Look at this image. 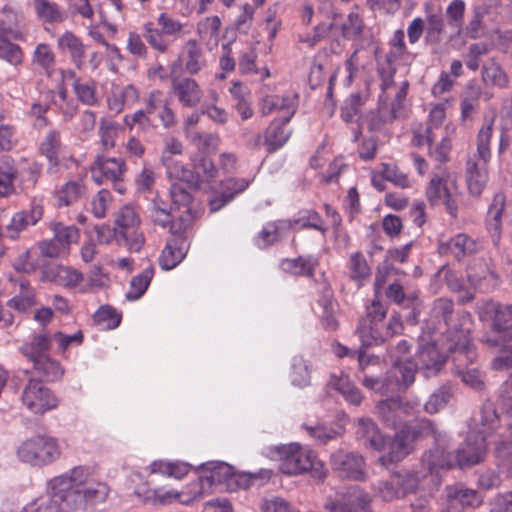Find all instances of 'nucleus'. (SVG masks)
Wrapping results in <instances>:
<instances>
[{"label":"nucleus","mask_w":512,"mask_h":512,"mask_svg":"<svg viewBox=\"0 0 512 512\" xmlns=\"http://www.w3.org/2000/svg\"><path fill=\"white\" fill-rule=\"evenodd\" d=\"M326 18L330 22L318 23L312 32L300 35L299 41L309 47H314L330 34L345 40H357L362 36L365 25L359 5H354L346 17H343L339 10L332 6L327 12Z\"/></svg>","instance_id":"1"},{"label":"nucleus","mask_w":512,"mask_h":512,"mask_svg":"<svg viewBox=\"0 0 512 512\" xmlns=\"http://www.w3.org/2000/svg\"><path fill=\"white\" fill-rule=\"evenodd\" d=\"M386 315L387 307L378 298L373 299L366 306V313L360 318L356 330L364 346L382 344L403 332L404 326L400 314H392L388 323L384 324Z\"/></svg>","instance_id":"2"},{"label":"nucleus","mask_w":512,"mask_h":512,"mask_svg":"<svg viewBox=\"0 0 512 512\" xmlns=\"http://www.w3.org/2000/svg\"><path fill=\"white\" fill-rule=\"evenodd\" d=\"M432 316L443 320L447 326L446 338L451 342L447 346L448 350L460 349L474 355L471 339L473 320L470 312L462 310L455 313L452 300L439 298L433 303Z\"/></svg>","instance_id":"3"},{"label":"nucleus","mask_w":512,"mask_h":512,"mask_svg":"<svg viewBox=\"0 0 512 512\" xmlns=\"http://www.w3.org/2000/svg\"><path fill=\"white\" fill-rule=\"evenodd\" d=\"M267 455L279 462V470L286 475H299L311 471L323 479L326 472L316 453L298 443L281 444L270 447Z\"/></svg>","instance_id":"4"},{"label":"nucleus","mask_w":512,"mask_h":512,"mask_svg":"<svg viewBox=\"0 0 512 512\" xmlns=\"http://www.w3.org/2000/svg\"><path fill=\"white\" fill-rule=\"evenodd\" d=\"M209 475L201 476L197 481L188 485L189 492L185 491H152L153 495L146 501L152 504H168L178 501L182 504H190L201 498L205 486H212L226 482L233 475V468L227 463L217 462L209 464Z\"/></svg>","instance_id":"5"},{"label":"nucleus","mask_w":512,"mask_h":512,"mask_svg":"<svg viewBox=\"0 0 512 512\" xmlns=\"http://www.w3.org/2000/svg\"><path fill=\"white\" fill-rule=\"evenodd\" d=\"M481 320L490 321V332L481 337V342L489 348L503 349L512 342V304H502L489 300L479 306Z\"/></svg>","instance_id":"6"},{"label":"nucleus","mask_w":512,"mask_h":512,"mask_svg":"<svg viewBox=\"0 0 512 512\" xmlns=\"http://www.w3.org/2000/svg\"><path fill=\"white\" fill-rule=\"evenodd\" d=\"M187 23L168 12H161L156 21H147L142 26L143 38L158 54H167L173 42L188 33Z\"/></svg>","instance_id":"7"},{"label":"nucleus","mask_w":512,"mask_h":512,"mask_svg":"<svg viewBox=\"0 0 512 512\" xmlns=\"http://www.w3.org/2000/svg\"><path fill=\"white\" fill-rule=\"evenodd\" d=\"M61 455V448L55 437L46 434L33 435L20 443L18 459L34 467H43L55 462Z\"/></svg>","instance_id":"8"},{"label":"nucleus","mask_w":512,"mask_h":512,"mask_svg":"<svg viewBox=\"0 0 512 512\" xmlns=\"http://www.w3.org/2000/svg\"><path fill=\"white\" fill-rule=\"evenodd\" d=\"M88 477L89 469L84 466L74 467L69 473L55 476L48 482L50 496L45 499H57L62 506L73 512L76 509V498L80 495V487L87 482Z\"/></svg>","instance_id":"9"},{"label":"nucleus","mask_w":512,"mask_h":512,"mask_svg":"<svg viewBox=\"0 0 512 512\" xmlns=\"http://www.w3.org/2000/svg\"><path fill=\"white\" fill-rule=\"evenodd\" d=\"M417 365L411 360L397 358L385 379L365 375L363 386L382 394L405 390L415 380Z\"/></svg>","instance_id":"10"},{"label":"nucleus","mask_w":512,"mask_h":512,"mask_svg":"<svg viewBox=\"0 0 512 512\" xmlns=\"http://www.w3.org/2000/svg\"><path fill=\"white\" fill-rule=\"evenodd\" d=\"M20 401L22 406L35 416H43L56 410L60 404V399L55 391L37 378L27 380L23 386Z\"/></svg>","instance_id":"11"},{"label":"nucleus","mask_w":512,"mask_h":512,"mask_svg":"<svg viewBox=\"0 0 512 512\" xmlns=\"http://www.w3.org/2000/svg\"><path fill=\"white\" fill-rule=\"evenodd\" d=\"M455 187L456 180L452 173L446 167H439L432 175L425 192L431 205L443 204L453 218L457 217L458 212V206L452 199V190Z\"/></svg>","instance_id":"12"},{"label":"nucleus","mask_w":512,"mask_h":512,"mask_svg":"<svg viewBox=\"0 0 512 512\" xmlns=\"http://www.w3.org/2000/svg\"><path fill=\"white\" fill-rule=\"evenodd\" d=\"M140 217L132 206H123L115 217V234L124 240L130 252H138L145 238L140 231Z\"/></svg>","instance_id":"13"},{"label":"nucleus","mask_w":512,"mask_h":512,"mask_svg":"<svg viewBox=\"0 0 512 512\" xmlns=\"http://www.w3.org/2000/svg\"><path fill=\"white\" fill-rule=\"evenodd\" d=\"M449 340L446 338L445 342L442 343V349L439 348L437 343H428L420 347L418 351V360L420 368L425 372V375L431 376L437 374L445 365L448 359V353H456V359L459 360L462 356L472 361L476 357V351L474 355L460 349L450 351L447 349Z\"/></svg>","instance_id":"14"},{"label":"nucleus","mask_w":512,"mask_h":512,"mask_svg":"<svg viewBox=\"0 0 512 512\" xmlns=\"http://www.w3.org/2000/svg\"><path fill=\"white\" fill-rule=\"evenodd\" d=\"M372 497L358 485L350 486L328 498L324 507L328 512H372Z\"/></svg>","instance_id":"15"},{"label":"nucleus","mask_w":512,"mask_h":512,"mask_svg":"<svg viewBox=\"0 0 512 512\" xmlns=\"http://www.w3.org/2000/svg\"><path fill=\"white\" fill-rule=\"evenodd\" d=\"M127 170V164L123 158L108 157L103 154L96 155L89 167L91 178L97 185L122 182Z\"/></svg>","instance_id":"16"},{"label":"nucleus","mask_w":512,"mask_h":512,"mask_svg":"<svg viewBox=\"0 0 512 512\" xmlns=\"http://www.w3.org/2000/svg\"><path fill=\"white\" fill-rule=\"evenodd\" d=\"M330 463L333 471L343 479L366 480V463L364 457L357 452L338 450L331 455Z\"/></svg>","instance_id":"17"},{"label":"nucleus","mask_w":512,"mask_h":512,"mask_svg":"<svg viewBox=\"0 0 512 512\" xmlns=\"http://www.w3.org/2000/svg\"><path fill=\"white\" fill-rule=\"evenodd\" d=\"M483 244L479 239H475L466 233H458L450 238H441L437 244V251L441 256H452L457 261L463 260L480 252Z\"/></svg>","instance_id":"18"},{"label":"nucleus","mask_w":512,"mask_h":512,"mask_svg":"<svg viewBox=\"0 0 512 512\" xmlns=\"http://www.w3.org/2000/svg\"><path fill=\"white\" fill-rule=\"evenodd\" d=\"M289 117L274 119L265 129L263 135H258L254 142V148L259 149L262 146L268 153H274L282 148L291 136V130L288 128Z\"/></svg>","instance_id":"19"},{"label":"nucleus","mask_w":512,"mask_h":512,"mask_svg":"<svg viewBox=\"0 0 512 512\" xmlns=\"http://www.w3.org/2000/svg\"><path fill=\"white\" fill-rule=\"evenodd\" d=\"M419 403L403 402L399 397L380 401L376 406L378 417L386 426L397 428Z\"/></svg>","instance_id":"20"},{"label":"nucleus","mask_w":512,"mask_h":512,"mask_svg":"<svg viewBox=\"0 0 512 512\" xmlns=\"http://www.w3.org/2000/svg\"><path fill=\"white\" fill-rule=\"evenodd\" d=\"M487 452V443L484 437L469 434L453 456L455 468L465 469L481 463Z\"/></svg>","instance_id":"21"},{"label":"nucleus","mask_w":512,"mask_h":512,"mask_svg":"<svg viewBox=\"0 0 512 512\" xmlns=\"http://www.w3.org/2000/svg\"><path fill=\"white\" fill-rule=\"evenodd\" d=\"M171 93L186 108L197 107L203 97L199 83L191 77L172 78Z\"/></svg>","instance_id":"22"},{"label":"nucleus","mask_w":512,"mask_h":512,"mask_svg":"<svg viewBox=\"0 0 512 512\" xmlns=\"http://www.w3.org/2000/svg\"><path fill=\"white\" fill-rule=\"evenodd\" d=\"M182 227H179L178 233L169 239L160 256L159 265L163 270H171L178 266L186 256L188 244L186 238L180 233Z\"/></svg>","instance_id":"23"},{"label":"nucleus","mask_w":512,"mask_h":512,"mask_svg":"<svg viewBox=\"0 0 512 512\" xmlns=\"http://www.w3.org/2000/svg\"><path fill=\"white\" fill-rule=\"evenodd\" d=\"M178 59L184 70L190 75L199 74L207 66L202 46L195 38H190L184 43Z\"/></svg>","instance_id":"24"},{"label":"nucleus","mask_w":512,"mask_h":512,"mask_svg":"<svg viewBox=\"0 0 512 512\" xmlns=\"http://www.w3.org/2000/svg\"><path fill=\"white\" fill-rule=\"evenodd\" d=\"M57 47L60 52L68 54L71 62L78 70L85 66L87 58V46L74 32L66 30L57 39Z\"/></svg>","instance_id":"25"},{"label":"nucleus","mask_w":512,"mask_h":512,"mask_svg":"<svg viewBox=\"0 0 512 512\" xmlns=\"http://www.w3.org/2000/svg\"><path fill=\"white\" fill-rule=\"evenodd\" d=\"M506 207V196L498 192L488 207L485 225L494 246H498L502 235V217Z\"/></svg>","instance_id":"26"},{"label":"nucleus","mask_w":512,"mask_h":512,"mask_svg":"<svg viewBox=\"0 0 512 512\" xmlns=\"http://www.w3.org/2000/svg\"><path fill=\"white\" fill-rule=\"evenodd\" d=\"M192 174L196 178L192 188L201 189L213 182L218 176V168L207 154L194 153L190 156Z\"/></svg>","instance_id":"27"},{"label":"nucleus","mask_w":512,"mask_h":512,"mask_svg":"<svg viewBox=\"0 0 512 512\" xmlns=\"http://www.w3.org/2000/svg\"><path fill=\"white\" fill-rule=\"evenodd\" d=\"M471 285L481 292L494 290L499 282L498 274L484 261L473 263L467 272Z\"/></svg>","instance_id":"28"},{"label":"nucleus","mask_w":512,"mask_h":512,"mask_svg":"<svg viewBox=\"0 0 512 512\" xmlns=\"http://www.w3.org/2000/svg\"><path fill=\"white\" fill-rule=\"evenodd\" d=\"M52 346V337L47 332L34 333L28 340L24 341L19 352L29 362H35L49 355Z\"/></svg>","instance_id":"29"},{"label":"nucleus","mask_w":512,"mask_h":512,"mask_svg":"<svg viewBox=\"0 0 512 512\" xmlns=\"http://www.w3.org/2000/svg\"><path fill=\"white\" fill-rule=\"evenodd\" d=\"M43 217V206L32 202L30 211L15 213L10 223L6 226V233L10 239H17L28 226L35 225Z\"/></svg>","instance_id":"30"},{"label":"nucleus","mask_w":512,"mask_h":512,"mask_svg":"<svg viewBox=\"0 0 512 512\" xmlns=\"http://www.w3.org/2000/svg\"><path fill=\"white\" fill-rule=\"evenodd\" d=\"M487 164L472 159L466 162L465 180L471 196L479 197L485 190L489 180Z\"/></svg>","instance_id":"31"},{"label":"nucleus","mask_w":512,"mask_h":512,"mask_svg":"<svg viewBox=\"0 0 512 512\" xmlns=\"http://www.w3.org/2000/svg\"><path fill=\"white\" fill-rule=\"evenodd\" d=\"M298 107V95H267L260 103L262 115H269L273 112H284L283 117L291 119Z\"/></svg>","instance_id":"32"},{"label":"nucleus","mask_w":512,"mask_h":512,"mask_svg":"<svg viewBox=\"0 0 512 512\" xmlns=\"http://www.w3.org/2000/svg\"><path fill=\"white\" fill-rule=\"evenodd\" d=\"M413 440L410 438V429L401 428L396 432L389 445V453L379 458V462L387 466L391 463L401 461L412 450Z\"/></svg>","instance_id":"33"},{"label":"nucleus","mask_w":512,"mask_h":512,"mask_svg":"<svg viewBox=\"0 0 512 512\" xmlns=\"http://www.w3.org/2000/svg\"><path fill=\"white\" fill-rule=\"evenodd\" d=\"M62 147L61 134L57 130H50L39 143L38 152L48 161V173H55L58 170L60 159L59 153Z\"/></svg>","instance_id":"34"},{"label":"nucleus","mask_w":512,"mask_h":512,"mask_svg":"<svg viewBox=\"0 0 512 512\" xmlns=\"http://www.w3.org/2000/svg\"><path fill=\"white\" fill-rule=\"evenodd\" d=\"M445 443L435 444V447L426 451L421 458V465L431 474L442 469L455 468L453 456L446 452Z\"/></svg>","instance_id":"35"},{"label":"nucleus","mask_w":512,"mask_h":512,"mask_svg":"<svg viewBox=\"0 0 512 512\" xmlns=\"http://www.w3.org/2000/svg\"><path fill=\"white\" fill-rule=\"evenodd\" d=\"M109 491L108 485L101 481H94L89 471L88 480L84 485H81L80 495L76 498V508L81 504L88 506L104 502L108 497Z\"/></svg>","instance_id":"36"},{"label":"nucleus","mask_w":512,"mask_h":512,"mask_svg":"<svg viewBox=\"0 0 512 512\" xmlns=\"http://www.w3.org/2000/svg\"><path fill=\"white\" fill-rule=\"evenodd\" d=\"M319 260L313 255L299 256L297 258H285L280 262V268L285 273L312 278L315 275Z\"/></svg>","instance_id":"37"},{"label":"nucleus","mask_w":512,"mask_h":512,"mask_svg":"<svg viewBox=\"0 0 512 512\" xmlns=\"http://www.w3.org/2000/svg\"><path fill=\"white\" fill-rule=\"evenodd\" d=\"M446 495L448 507L454 512H461L466 507L479 504L477 491L460 485L448 486Z\"/></svg>","instance_id":"38"},{"label":"nucleus","mask_w":512,"mask_h":512,"mask_svg":"<svg viewBox=\"0 0 512 512\" xmlns=\"http://www.w3.org/2000/svg\"><path fill=\"white\" fill-rule=\"evenodd\" d=\"M346 267L349 279L354 282L358 288L364 286L371 278V267L361 251L350 254Z\"/></svg>","instance_id":"39"},{"label":"nucleus","mask_w":512,"mask_h":512,"mask_svg":"<svg viewBox=\"0 0 512 512\" xmlns=\"http://www.w3.org/2000/svg\"><path fill=\"white\" fill-rule=\"evenodd\" d=\"M124 128L118 122L107 118H101L97 131L98 145L101 150L108 152L116 147L117 139Z\"/></svg>","instance_id":"40"},{"label":"nucleus","mask_w":512,"mask_h":512,"mask_svg":"<svg viewBox=\"0 0 512 512\" xmlns=\"http://www.w3.org/2000/svg\"><path fill=\"white\" fill-rule=\"evenodd\" d=\"M357 434L364 440L366 446L376 451H380L385 447L386 439L384 435L369 418L359 419Z\"/></svg>","instance_id":"41"},{"label":"nucleus","mask_w":512,"mask_h":512,"mask_svg":"<svg viewBox=\"0 0 512 512\" xmlns=\"http://www.w3.org/2000/svg\"><path fill=\"white\" fill-rule=\"evenodd\" d=\"M33 365L34 372L39 376V380L46 382H56L62 379L64 375V368L61 363L53 359L50 355L35 362Z\"/></svg>","instance_id":"42"},{"label":"nucleus","mask_w":512,"mask_h":512,"mask_svg":"<svg viewBox=\"0 0 512 512\" xmlns=\"http://www.w3.org/2000/svg\"><path fill=\"white\" fill-rule=\"evenodd\" d=\"M403 428L410 429L413 442L429 436L434 438L435 444L447 442L446 435L436 428L433 421L426 418L418 419L412 425H404Z\"/></svg>","instance_id":"43"},{"label":"nucleus","mask_w":512,"mask_h":512,"mask_svg":"<svg viewBox=\"0 0 512 512\" xmlns=\"http://www.w3.org/2000/svg\"><path fill=\"white\" fill-rule=\"evenodd\" d=\"M33 7L37 18L45 23L59 24L65 20V13L56 2L34 0Z\"/></svg>","instance_id":"44"},{"label":"nucleus","mask_w":512,"mask_h":512,"mask_svg":"<svg viewBox=\"0 0 512 512\" xmlns=\"http://www.w3.org/2000/svg\"><path fill=\"white\" fill-rule=\"evenodd\" d=\"M31 61L32 64L40 68L47 77L53 76L55 72L56 55L49 44H37L32 53Z\"/></svg>","instance_id":"45"},{"label":"nucleus","mask_w":512,"mask_h":512,"mask_svg":"<svg viewBox=\"0 0 512 512\" xmlns=\"http://www.w3.org/2000/svg\"><path fill=\"white\" fill-rule=\"evenodd\" d=\"M480 430L479 437H484L486 441L487 437L498 433L501 428V419L496 411V408L491 403H486L482 406L480 411Z\"/></svg>","instance_id":"46"},{"label":"nucleus","mask_w":512,"mask_h":512,"mask_svg":"<svg viewBox=\"0 0 512 512\" xmlns=\"http://www.w3.org/2000/svg\"><path fill=\"white\" fill-rule=\"evenodd\" d=\"M188 464L180 461L155 460L149 465L151 474L181 479L189 473Z\"/></svg>","instance_id":"47"},{"label":"nucleus","mask_w":512,"mask_h":512,"mask_svg":"<svg viewBox=\"0 0 512 512\" xmlns=\"http://www.w3.org/2000/svg\"><path fill=\"white\" fill-rule=\"evenodd\" d=\"M222 21L219 16L213 15L203 18L197 23V35L201 41L217 45L221 31Z\"/></svg>","instance_id":"48"},{"label":"nucleus","mask_w":512,"mask_h":512,"mask_svg":"<svg viewBox=\"0 0 512 512\" xmlns=\"http://www.w3.org/2000/svg\"><path fill=\"white\" fill-rule=\"evenodd\" d=\"M20 288L19 294L9 299L7 305L18 312L27 313L37 304L36 292L27 282H22Z\"/></svg>","instance_id":"49"},{"label":"nucleus","mask_w":512,"mask_h":512,"mask_svg":"<svg viewBox=\"0 0 512 512\" xmlns=\"http://www.w3.org/2000/svg\"><path fill=\"white\" fill-rule=\"evenodd\" d=\"M162 164L166 169L169 179L186 183L189 187H192V182L196 181L192 174V169L186 167L184 163L176 158H166V161L162 162Z\"/></svg>","instance_id":"50"},{"label":"nucleus","mask_w":512,"mask_h":512,"mask_svg":"<svg viewBox=\"0 0 512 512\" xmlns=\"http://www.w3.org/2000/svg\"><path fill=\"white\" fill-rule=\"evenodd\" d=\"M17 176V169L13 159L3 157L0 159V197H6L14 192V181Z\"/></svg>","instance_id":"51"},{"label":"nucleus","mask_w":512,"mask_h":512,"mask_svg":"<svg viewBox=\"0 0 512 512\" xmlns=\"http://www.w3.org/2000/svg\"><path fill=\"white\" fill-rule=\"evenodd\" d=\"M151 217L153 222L162 227L171 225L170 231L172 234L178 233L176 222L172 220L171 212L168 205L159 197L156 196L152 202Z\"/></svg>","instance_id":"52"},{"label":"nucleus","mask_w":512,"mask_h":512,"mask_svg":"<svg viewBox=\"0 0 512 512\" xmlns=\"http://www.w3.org/2000/svg\"><path fill=\"white\" fill-rule=\"evenodd\" d=\"M197 149L196 153L207 154L215 151L219 145V136L213 133L188 131L187 138Z\"/></svg>","instance_id":"53"},{"label":"nucleus","mask_w":512,"mask_h":512,"mask_svg":"<svg viewBox=\"0 0 512 512\" xmlns=\"http://www.w3.org/2000/svg\"><path fill=\"white\" fill-rule=\"evenodd\" d=\"M396 118L395 109H390L388 103H379L377 110L369 116L368 128L370 131H381Z\"/></svg>","instance_id":"54"},{"label":"nucleus","mask_w":512,"mask_h":512,"mask_svg":"<svg viewBox=\"0 0 512 512\" xmlns=\"http://www.w3.org/2000/svg\"><path fill=\"white\" fill-rule=\"evenodd\" d=\"M77 99L84 105L94 106L98 103L97 83L95 80H76L72 84Z\"/></svg>","instance_id":"55"},{"label":"nucleus","mask_w":512,"mask_h":512,"mask_svg":"<svg viewBox=\"0 0 512 512\" xmlns=\"http://www.w3.org/2000/svg\"><path fill=\"white\" fill-rule=\"evenodd\" d=\"M286 226L292 227L291 222L280 220L267 223L258 234L257 246L259 248H266L278 241L280 238V229Z\"/></svg>","instance_id":"56"},{"label":"nucleus","mask_w":512,"mask_h":512,"mask_svg":"<svg viewBox=\"0 0 512 512\" xmlns=\"http://www.w3.org/2000/svg\"><path fill=\"white\" fill-rule=\"evenodd\" d=\"M84 191L80 181H68L60 187L55 193L57 205L69 206L76 202Z\"/></svg>","instance_id":"57"},{"label":"nucleus","mask_w":512,"mask_h":512,"mask_svg":"<svg viewBox=\"0 0 512 512\" xmlns=\"http://www.w3.org/2000/svg\"><path fill=\"white\" fill-rule=\"evenodd\" d=\"M153 276L154 267L152 265L145 268L140 274L134 276L130 282V289L127 292V298L129 300L139 299L147 290Z\"/></svg>","instance_id":"58"},{"label":"nucleus","mask_w":512,"mask_h":512,"mask_svg":"<svg viewBox=\"0 0 512 512\" xmlns=\"http://www.w3.org/2000/svg\"><path fill=\"white\" fill-rule=\"evenodd\" d=\"M377 74L380 78V89L381 93L379 94V103H388L389 95L388 91L392 88H395L394 77L396 74V68L393 64H388L386 66H379L377 68Z\"/></svg>","instance_id":"59"},{"label":"nucleus","mask_w":512,"mask_h":512,"mask_svg":"<svg viewBox=\"0 0 512 512\" xmlns=\"http://www.w3.org/2000/svg\"><path fill=\"white\" fill-rule=\"evenodd\" d=\"M482 79L486 84H492L501 88L508 86L509 79L501 66L494 61L486 63L482 67Z\"/></svg>","instance_id":"60"},{"label":"nucleus","mask_w":512,"mask_h":512,"mask_svg":"<svg viewBox=\"0 0 512 512\" xmlns=\"http://www.w3.org/2000/svg\"><path fill=\"white\" fill-rule=\"evenodd\" d=\"M0 59L13 66H20L24 62V52L18 44L0 36Z\"/></svg>","instance_id":"61"},{"label":"nucleus","mask_w":512,"mask_h":512,"mask_svg":"<svg viewBox=\"0 0 512 512\" xmlns=\"http://www.w3.org/2000/svg\"><path fill=\"white\" fill-rule=\"evenodd\" d=\"M51 229L56 241L63 245L68 253L70 252V246L79 240V230L73 225L66 226L62 223H54Z\"/></svg>","instance_id":"62"},{"label":"nucleus","mask_w":512,"mask_h":512,"mask_svg":"<svg viewBox=\"0 0 512 512\" xmlns=\"http://www.w3.org/2000/svg\"><path fill=\"white\" fill-rule=\"evenodd\" d=\"M293 223L303 229L310 228L317 230L322 235H325L328 231V228L324 225V221L320 214L313 209L300 212L299 218L294 220Z\"/></svg>","instance_id":"63"},{"label":"nucleus","mask_w":512,"mask_h":512,"mask_svg":"<svg viewBox=\"0 0 512 512\" xmlns=\"http://www.w3.org/2000/svg\"><path fill=\"white\" fill-rule=\"evenodd\" d=\"M21 512H71V509L62 506L57 499L39 497L27 503Z\"/></svg>","instance_id":"64"}]
</instances>
